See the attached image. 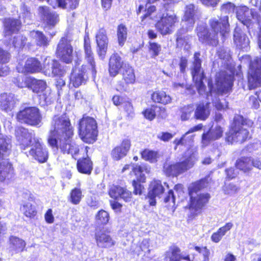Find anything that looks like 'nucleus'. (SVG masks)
<instances>
[{
    "label": "nucleus",
    "mask_w": 261,
    "mask_h": 261,
    "mask_svg": "<svg viewBox=\"0 0 261 261\" xmlns=\"http://www.w3.org/2000/svg\"><path fill=\"white\" fill-rule=\"evenodd\" d=\"M211 30L208 31L204 26L197 28V35L202 42L210 43L213 46L218 43L219 36H222V41L227 37L229 32L228 17L224 16L219 20L213 19L210 20Z\"/></svg>",
    "instance_id": "obj_1"
},
{
    "label": "nucleus",
    "mask_w": 261,
    "mask_h": 261,
    "mask_svg": "<svg viewBox=\"0 0 261 261\" xmlns=\"http://www.w3.org/2000/svg\"><path fill=\"white\" fill-rule=\"evenodd\" d=\"M233 76L228 74L225 71H221L216 74L215 86H213L211 82H208V86L210 92L206 94V98L210 100V97L214 106L218 110H225L228 108V102L225 100L220 101L217 97L213 98V93L216 92L223 94L227 93L231 88L233 83Z\"/></svg>",
    "instance_id": "obj_2"
},
{
    "label": "nucleus",
    "mask_w": 261,
    "mask_h": 261,
    "mask_svg": "<svg viewBox=\"0 0 261 261\" xmlns=\"http://www.w3.org/2000/svg\"><path fill=\"white\" fill-rule=\"evenodd\" d=\"M73 134L69 118L65 115L55 116L51 121V126L48 138V143L51 146L57 145V138L66 136L68 138Z\"/></svg>",
    "instance_id": "obj_3"
},
{
    "label": "nucleus",
    "mask_w": 261,
    "mask_h": 261,
    "mask_svg": "<svg viewBox=\"0 0 261 261\" xmlns=\"http://www.w3.org/2000/svg\"><path fill=\"white\" fill-rule=\"evenodd\" d=\"M79 132L84 142L87 143H93L97 135L95 120L92 117L84 116L79 122Z\"/></svg>",
    "instance_id": "obj_4"
},
{
    "label": "nucleus",
    "mask_w": 261,
    "mask_h": 261,
    "mask_svg": "<svg viewBox=\"0 0 261 261\" xmlns=\"http://www.w3.org/2000/svg\"><path fill=\"white\" fill-rule=\"evenodd\" d=\"M242 121L241 117L238 116L234 118L229 130L226 133L225 140L229 143H243L249 138V132L244 127Z\"/></svg>",
    "instance_id": "obj_5"
},
{
    "label": "nucleus",
    "mask_w": 261,
    "mask_h": 261,
    "mask_svg": "<svg viewBox=\"0 0 261 261\" xmlns=\"http://www.w3.org/2000/svg\"><path fill=\"white\" fill-rule=\"evenodd\" d=\"M258 45L261 49V37L258 36ZM248 86L250 89L261 85V59L256 58L251 61L248 70Z\"/></svg>",
    "instance_id": "obj_6"
},
{
    "label": "nucleus",
    "mask_w": 261,
    "mask_h": 261,
    "mask_svg": "<svg viewBox=\"0 0 261 261\" xmlns=\"http://www.w3.org/2000/svg\"><path fill=\"white\" fill-rule=\"evenodd\" d=\"M30 148L25 153L28 156H31L39 163H43L47 161L48 158V152L43 146L40 140L38 138H34L33 142L29 147Z\"/></svg>",
    "instance_id": "obj_7"
},
{
    "label": "nucleus",
    "mask_w": 261,
    "mask_h": 261,
    "mask_svg": "<svg viewBox=\"0 0 261 261\" xmlns=\"http://www.w3.org/2000/svg\"><path fill=\"white\" fill-rule=\"evenodd\" d=\"M194 156L191 155L184 161L174 164H165L164 170L168 175L176 176L192 168L194 164Z\"/></svg>",
    "instance_id": "obj_8"
},
{
    "label": "nucleus",
    "mask_w": 261,
    "mask_h": 261,
    "mask_svg": "<svg viewBox=\"0 0 261 261\" xmlns=\"http://www.w3.org/2000/svg\"><path fill=\"white\" fill-rule=\"evenodd\" d=\"M200 54L196 53L194 56L193 68L192 71L193 79L195 83L197 89L200 95H202L205 89L202 80L204 78L203 71L201 68V61L199 58Z\"/></svg>",
    "instance_id": "obj_9"
},
{
    "label": "nucleus",
    "mask_w": 261,
    "mask_h": 261,
    "mask_svg": "<svg viewBox=\"0 0 261 261\" xmlns=\"http://www.w3.org/2000/svg\"><path fill=\"white\" fill-rule=\"evenodd\" d=\"M17 119L31 125H37L41 120L39 109L36 107H29L20 111L17 115Z\"/></svg>",
    "instance_id": "obj_10"
},
{
    "label": "nucleus",
    "mask_w": 261,
    "mask_h": 261,
    "mask_svg": "<svg viewBox=\"0 0 261 261\" xmlns=\"http://www.w3.org/2000/svg\"><path fill=\"white\" fill-rule=\"evenodd\" d=\"M177 21V18L174 13L164 14L156 23L155 27L161 34L166 35L173 32Z\"/></svg>",
    "instance_id": "obj_11"
},
{
    "label": "nucleus",
    "mask_w": 261,
    "mask_h": 261,
    "mask_svg": "<svg viewBox=\"0 0 261 261\" xmlns=\"http://www.w3.org/2000/svg\"><path fill=\"white\" fill-rule=\"evenodd\" d=\"M199 187L197 185L194 184L189 188V194L191 196L190 208L197 211L200 210L208 201L210 196L208 194H197L196 189Z\"/></svg>",
    "instance_id": "obj_12"
},
{
    "label": "nucleus",
    "mask_w": 261,
    "mask_h": 261,
    "mask_svg": "<svg viewBox=\"0 0 261 261\" xmlns=\"http://www.w3.org/2000/svg\"><path fill=\"white\" fill-rule=\"evenodd\" d=\"M57 56L63 62L69 63L73 59V48L70 44V41L67 38H62L57 47Z\"/></svg>",
    "instance_id": "obj_13"
},
{
    "label": "nucleus",
    "mask_w": 261,
    "mask_h": 261,
    "mask_svg": "<svg viewBox=\"0 0 261 261\" xmlns=\"http://www.w3.org/2000/svg\"><path fill=\"white\" fill-rule=\"evenodd\" d=\"M71 138H68L66 136L57 138L58 143L55 147H59L64 153L71 154L72 157L75 159L79 149L77 145L71 141Z\"/></svg>",
    "instance_id": "obj_14"
},
{
    "label": "nucleus",
    "mask_w": 261,
    "mask_h": 261,
    "mask_svg": "<svg viewBox=\"0 0 261 261\" xmlns=\"http://www.w3.org/2000/svg\"><path fill=\"white\" fill-rule=\"evenodd\" d=\"M15 136L21 149L23 150L29 148L33 142L34 138H36L33 132H29L28 129L21 127L16 129Z\"/></svg>",
    "instance_id": "obj_15"
},
{
    "label": "nucleus",
    "mask_w": 261,
    "mask_h": 261,
    "mask_svg": "<svg viewBox=\"0 0 261 261\" xmlns=\"http://www.w3.org/2000/svg\"><path fill=\"white\" fill-rule=\"evenodd\" d=\"M237 17L238 20L246 25L250 24L251 22H259L260 16L257 13L246 7L240 8L237 10Z\"/></svg>",
    "instance_id": "obj_16"
},
{
    "label": "nucleus",
    "mask_w": 261,
    "mask_h": 261,
    "mask_svg": "<svg viewBox=\"0 0 261 261\" xmlns=\"http://www.w3.org/2000/svg\"><path fill=\"white\" fill-rule=\"evenodd\" d=\"M38 14L41 19L49 27H54L60 21L59 15L46 6L38 8Z\"/></svg>",
    "instance_id": "obj_17"
},
{
    "label": "nucleus",
    "mask_w": 261,
    "mask_h": 261,
    "mask_svg": "<svg viewBox=\"0 0 261 261\" xmlns=\"http://www.w3.org/2000/svg\"><path fill=\"white\" fill-rule=\"evenodd\" d=\"M224 132L223 128L219 125L212 126L206 133H203L201 137V147L205 148L210 143L221 138Z\"/></svg>",
    "instance_id": "obj_18"
},
{
    "label": "nucleus",
    "mask_w": 261,
    "mask_h": 261,
    "mask_svg": "<svg viewBox=\"0 0 261 261\" xmlns=\"http://www.w3.org/2000/svg\"><path fill=\"white\" fill-rule=\"evenodd\" d=\"M95 38L98 47V55L101 59H103L106 54L109 43L106 30L103 28L99 29L96 33Z\"/></svg>",
    "instance_id": "obj_19"
},
{
    "label": "nucleus",
    "mask_w": 261,
    "mask_h": 261,
    "mask_svg": "<svg viewBox=\"0 0 261 261\" xmlns=\"http://www.w3.org/2000/svg\"><path fill=\"white\" fill-rule=\"evenodd\" d=\"M164 191L161 181L160 180L152 181L149 186L147 198L148 202L151 206H154L156 204V197H160Z\"/></svg>",
    "instance_id": "obj_20"
},
{
    "label": "nucleus",
    "mask_w": 261,
    "mask_h": 261,
    "mask_svg": "<svg viewBox=\"0 0 261 261\" xmlns=\"http://www.w3.org/2000/svg\"><path fill=\"white\" fill-rule=\"evenodd\" d=\"M44 72L49 76L54 75L62 76L65 71L61 68L59 63L55 60L46 59L44 64Z\"/></svg>",
    "instance_id": "obj_21"
},
{
    "label": "nucleus",
    "mask_w": 261,
    "mask_h": 261,
    "mask_svg": "<svg viewBox=\"0 0 261 261\" xmlns=\"http://www.w3.org/2000/svg\"><path fill=\"white\" fill-rule=\"evenodd\" d=\"M131 144L129 140H123L120 145L114 148L111 153V156L114 160L118 161L126 155L128 152Z\"/></svg>",
    "instance_id": "obj_22"
},
{
    "label": "nucleus",
    "mask_w": 261,
    "mask_h": 261,
    "mask_svg": "<svg viewBox=\"0 0 261 261\" xmlns=\"http://www.w3.org/2000/svg\"><path fill=\"white\" fill-rule=\"evenodd\" d=\"M86 72V66H83L81 70L76 68L73 70L70 80L74 87H79L86 82L87 79Z\"/></svg>",
    "instance_id": "obj_23"
},
{
    "label": "nucleus",
    "mask_w": 261,
    "mask_h": 261,
    "mask_svg": "<svg viewBox=\"0 0 261 261\" xmlns=\"http://www.w3.org/2000/svg\"><path fill=\"white\" fill-rule=\"evenodd\" d=\"M17 69L18 72L33 73L41 71L42 67L40 63L35 58H31L26 61L23 68L19 65L17 66Z\"/></svg>",
    "instance_id": "obj_24"
},
{
    "label": "nucleus",
    "mask_w": 261,
    "mask_h": 261,
    "mask_svg": "<svg viewBox=\"0 0 261 261\" xmlns=\"http://www.w3.org/2000/svg\"><path fill=\"white\" fill-rule=\"evenodd\" d=\"M123 64V61L118 54H113L109 60L110 74L112 76H115L118 74L120 69L122 67Z\"/></svg>",
    "instance_id": "obj_25"
},
{
    "label": "nucleus",
    "mask_w": 261,
    "mask_h": 261,
    "mask_svg": "<svg viewBox=\"0 0 261 261\" xmlns=\"http://www.w3.org/2000/svg\"><path fill=\"white\" fill-rule=\"evenodd\" d=\"M210 101L205 103L201 102L196 106L194 113V117L197 119L206 120L210 114Z\"/></svg>",
    "instance_id": "obj_26"
},
{
    "label": "nucleus",
    "mask_w": 261,
    "mask_h": 261,
    "mask_svg": "<svg viewBox=\"0 0 261 261\" xmlns=\"http://www.w3.org/2000/svg\"><path fill=\"white\" fill-rule=\"evenodd\" d=\"M0 158V182L9 180L13 177V171L11 165L7 161Z\"/></svg>",
    "instance_id": "obj_27"
},
{
    "label": "nucleus",
    "mask_w": 261,
    "mask_h": 261,
    "mask_svg": "<svg viewBox=\"0 0 261 261\" xmlns=\"http://www.w3.org/2000/svg\"><path fill=\"white\" fill-rule=\"evenodd\" d=\"M196 12V9L193 4H189L186 6L182 21L186 23L188 28L192 27L195 23Z\"/></svg>",
    "instance_id": "obj_28"
},
{
    "label": "nucleus",
    "mask_w": 261,
    "mask_h": 261,
    "mask_svg": "<svg viewBox=\"0 0 261 261\" xmlns=\"http://www.w3.org/2000/svg\"><path fill=\"white\" fill-rule=\"evenodd\" d=\"M95 239L97 245L101 247H110L115 245V241L112 238L103 231L96 233Z\"/></svg>",
    "instance_id": "obj_29"
},
{
    "label": "nucleus",
    "mask_w": 261,
    "mask_h": 261,
    "mask_svg": "<svg viewBox=\"0 0 261 261\" xmlns=\"http://www.w3.org/2000/svg\"><path fill=\"white\" fill-rule=\"evenodd\" d=\"M234 42L238 47L247 50L250 41L246 34L242 32L235 31L234 34Z\"/></svg>",
    "instance_id": "obj_30"
},
{
    "label": "nucleus",
    "mask_w": 261,
    "mask_h": 261,
    "mask_svg": "<svg viewBox=\"0 0 261 261\" xmlns=\"http://www.w3.org/2000/svg\"><path fill=\"white\" fill-rule=\"evenodd\" d=\"M16 103L15 99L11 94H4L0 95V109L7 111L11 110Z\"/></svg>",
    "instance_id": "obj_31"
},
{
    "label": "nucleus",
    "mask_w": 261,
    "mask_h": 261,
    "mask_svg": "<svg viewBox=\"0 0 261 261\" xmlns=\"http://www.w3.org/2000/svg\"><path fill=\"white\" fill-rule=\"evenodd\" d=\"M233 226L231 222L226 223L224 226L219 228L216 232L212 234L211 237V240L214 243H219L226 232L232 228Z\"/></svg>",
    "instance_id": "obj_32"
},
{
    "label": "nucleus",
    "mask_w": 261,
    "mask_h": 261,
    "mask_svg": "<svg viewBox=\"0 0 261 261\" xmlns=\"http://www.w3.org/2000/svg\"><path fill=\"white\" fill-rule=\"evenodd\" d=\"M10 250L12 252L18 253L23 250L25 246V242L16 237L11 236L9 239Z\"/></svg>",
    "instance_id": "obj_33"
},
{
    "label": "nucleus",
    "mask_w": 261,
    "mask_h": 261,
    "mask_svg": "<svg viewBox=\"0 0 261 261\" xmlns=\"http://www.w3.org/2000/svg\"><path fill=\"white\" fill-rule=\"evenodd\" d=\"M20 22L18 20L7 18L4 22L5 35H10L20 29Z\"/></svg>",
    "instance_id": "obj_34"
},
{
    "label": "nucleus",
    "mask_w": 261,
    "mask_h": 261,
    "mask_svg": "<svg viewBox=\"0 0 261 261\" xmlns=\"http://www.w3.org/2000/svg\"><path fill=\"white\" fill-rule=\"evenodd\" d=\"M84 50L85 54V60L90 64L91 66L92 71L93 72H95V62L94 59L93 53L92 51L90 43L89 40L85 39L84 42Z\"/></svg>",
    "instance_id": "obj_35"
},
{
    "label": "nucleus",
    "mask_w": 261,
    "mask_h": 261,
    "mask_svg": "<svg viewBox=\"0 0 261 261\" xmlns=\"http://www.w3.org/2000/svg\"><path fill=\"white\" fill-rule=\"evenodd\" d=\"M151 98L154 102L164 105H167L171 101V98L170 95L167 94L163 91L154 92L151 95Z\"/></svg>",
    "instance_id": "obj_36"
},
{
    "label": "nucleus",
    "mask_w": 261,
    "mask_h": 261,
    "mask_svg": "<svg viewBox=\"0 0 261 261\" xmlns=\"http://www.w3.org/2000/svg\"><path fill=\"white\" fill-rule=\"evenodd\" d=\"M30 37L34 40L36 44L38 46H47L48 41L47 37L42 32L38 31H33L30 33Z\"/></svg>",
    "instance_id": "obj_37"
},
{
    "label": "nucleus",
    "mask_w": 261,
    "mask_h": 261,
    "mask_svg": "<svg viewBox=\"0 0 261 261\" xmlns=\"http://www.w3.org/2000/svg\"><path fill=\"white\" fill-rule=\"evenodd\" d=\"M92 164L89 158L79 160L77 163L78 171L82 173L89 174L92 170Z\"/></svg>",
    "instance_id": "obj_38"
},
{
    "label": "nucleus",
    "mask_w": 261,
    "mask_h": 261,
    "mask_svg": "<svg viewBox=\"0 0 261 261\" xmlns=\"http://www.w3.org/2000/svg\"><path fill=\"white\" fill-rule=\"evenodd\" d=\"M11 139L3 135H0V158H3L11 147Z\"/></svg>",
    "instance_id": "obj_39"
},
{
    "label": "nucleus",
    "mask_w": 261,
    "mask_h": 261,
    "mask_svg": "<svg viewBox=\"0 0 261 261\" xmlns=\"http://www.w3.org/2000/svg\"><path fill=\"white\" fill-rule=\"evenodd\" d=\"M167 255L170 258L169 261H181V259L190 260L189 256L183 255L180 253V250L176 247H172L171 252H168Z\"/></svg>",
    "instance_id": "obj_40"
},
{
    "label": "nucleus",
    "mask_w": 261,
    "mask_h": 261,
    "mask_svg": "<svg viewBox=\"0 0 261 261\" xmlns=\"http://www.w3.org/2000/svg\"><path fill=\"white\" fill-rule=\"evenodd\" d=\"M127 36V29L125 25L121 24L117 28V37L118 44L120 46H123L126 40Z\"/></svg>",
    "instance_id": "obj_41"
},
{
    "label": "nucleus",
    "mask_w": 261,
    "mask_h": 261,
    "mask_svg": "<svg viewBox=\"0 0 261 261\" xmlns=\"http://www.w3.org/2000/svg\"><path fill=\"white\" fill-rule=\"evenodd\" d=\"M187 132L181 138H176L173 141V144L176 147L178 145H191L194 141V135H189Z\"/></svg>",
    "instance_id": "obj_42"
},
{
    "label": "nucleus",
    "mask_w": 261,
    "mask_h": 261,
    "mask_svg": "<svg viewBox=\"0 0 261 261\" xmlns=\"http://www.w3.org/2000/svg\"><path fill=\"white\" fill-rule=\"evenodd\" d=\"M123 79L126 84H134L136 80L134 69L129 66L123 68L122 72Z\"/></svg>",
    "instance_id": "obj_43"
},
{
    "label": "nucleus",
    "mask_w": 261,
    "mask_h": 261,
    "mask_svg": "<svg viewBox=\"0 0 261 261\" xmlns=\"http://www.w3.org/2000/svg\"><path fill=\"white\" fill-rule=\"evenodd\" d=\"M20 210L26 217L30 218L34 217L37 213L35 206L29 202L24 203Z\"/></svg>",
    "instance_id": "obj_44"
},
{
    "label": "nucleus",
    "mask_w": 261,
    "mask_h": 261,
    "mask_svg": "<svg viewBox=\"0 0 261 261\" xmlns=\"http://www.w3.org/2000/svg\"><path fill=\"white\" fill-rule=\"evenodd\" d=\"M236 167L241 170L247 172L251 169V158H242L236 162Z\"/></svg>",
    "instance_id": "obj_45"
},
{
    "label": "nucleus",
    "mask_w": 261,
    "mask_h": 261,
    "mask_svg": "<svg viewBox=\"0 0 261 261\" xmlns=\"http://www.w3.org/2000/svg\"><path fill=\"white\" fill-rule=\"evenodd\" d=\"M141 154L142 159L151 163L156 162L159 156L158 152L147 149L142 151Z\"/></svg>",
    "instance_id": "obj_46"
},
{
    "label": "nucleus",
    "mask_w": 261,
    "mask_h": 261,
    "mask_svg": "<svg viewBox=\"0 0 261 261\" xmlns=\"http://www.w3.org/2000/svg\"><path fill=\"white\" fill-rule=\"evenodd\" d=\"M82 192L80 189L75 188L70 193L69 200L73 204H78L82 198Z\"/></svg>",
    "instance_id": "obj_47"
},
{
    "label": "nucleus",
    "mask_w": 261,
    "mask_h": 261,
    "mask_svg": "<svg viewBox=\"0 0 261 261\" xmlns=\"http://www.w3.org/2000/svg\"><path fill=\"white\" fill-rule=\"evenodd\" d=\"M46 88L45 82L34 79L32 81L31 89L36 93L43 92Z\"/></svg>",
    "instance_id": "obj_48"
},
{
    "label": "nucleus",
    "mask_w": 261,
    "mask_h": 261,
    "mask_svg": "<svg viewBox=\"0 0 261 261\" xmlns=\"http://www.w3.org/2000/svg\"><path fill=\"white\" fill-rule=\"evenodd\" d=\"M109 219V214L104 210L99 211L96 215V221L98 224H106L108 223Z\"/></svg>",
    "instance_id": "obj_49"
},
{
    "label": "nucleus",
    "mask_w": 261,
    "mask_h": 261,
    "mask_svg": "<svg viewBox=\"0 0 261 261\" xmlns=\"http://www.w3.org/2000/svg\"><path fill=\"white\" fill-rule=\"evenodd\" d=\"M79 0H56L58 6L64 8L68 7L71 9H75L79 5Z\"/></svg>",
    "instance_id": "obj_50"
},
{
    "label": "nucleus",
    "mask_w": 261,
    "mask_h": 261,
    "mask_svg": "<svg viewBox=\"0 0 261 261\" xmlns=\"http://www.w3.org/2000/svg\"><path fill=\"white\" fill-rule=\"evenodd\" d=\"M194 107L193 105H188L185 107L182 110L181 119L182 120H187L191 117L194 110Z\"/></svg>",
    "instance_id": "obj_51"
},
{
    "label": "nucleus",
    "mask_w": 261,
    "mask_h": 261,
    "mask_svg": "<svg viewBox=\"0 0 261 261\" xmlns=\"http://www.w3.org/2000/svg\"><path fill=\"white\" fill-rule=\"evenodd\" d=\"M123 191V188L119 186H113L109 191V195L114 199L120 197L121 194Z\"/></svg>",
    "instance_id": "obj_52"
},
{
    "label": "nucleus",
    "mask_w": 261,
    "mask_h": 261,
    "mask_svg": "<svg viewBox=\"0 0 261 261\" xmlns=\"http://www.w3.org/2000/svg\"><path fill=\"white\" fill-rule=\"evenodd\" d=\"M239 190V187L233 184H229L227 185H225L223 188L224 193L227 195L234 194L237 193Z\"/></svg>",
    "instance_id": "obj_53"
},
{
    "label": "nucleus",
    "mask_w": 261,
    "mask_h": 261,
    "mask_svg": "<svg viewBox=\"0 0 261 261\" xmlns=\"http://www.w3.org/2000/svg\"><path fill=\"white\" fill-rule=\"evenodd\" d=\"M26 40L25 37L18 35L14 38L13 44L15 47L21 48L24 45Z\"/></svg>",
    "instance_id": "obj_54"
},
{
    "label": "nucleus",
    "mask_w": 261,
    "mask_h": 261,
    "mask_svg": "<svg viewBox=\"0 0 261 261\" xmlns=\"http://www.w3.org/2000/svg\"><path fill=\"white\" fill-rule=\"evenodd\" d=\"M143 114L146 118L152 120L156 116L155 106L146 109L143 112Z\"/></svg>",
    "instance_id": "obj_55"
},
{
    "label": "nucleus",
    "mask_w": 261,
    "mask_h": 261,
    "mask_svg": "<svg viewBox=\"0 0 261 261\" xmlns=\"http://www.w3.org/2000/svg\"><path fill=\"white\" fill-rule=\"evenodd\" d=\"M195 249L199 253L201 254L203 257V261H209V256L210 255V250L206 247H198L196 246L195 247Z\"/></svg>",
    "instance_id": "obj_56"
},
{
    "label": "nucleus",
    "mask_w": 261,
    "mask_h": 261,
    "mask_svg": "<svg viewBox=\"0 0 261 261\" xmlns=\"http://www.w3.org/2000/svg\"><path fill=\"white\" fill-rule=\"evenodd\" d=\"M161 50V46L160 44L154 42L150 43L149 50L152 52L153 57L158 56Z\"/></svg>",
    "instance_id": "obj_57"
},
{
    "label": "nucleus",
    "mask_w": 261,
    "mask_h": 261,
    "mask_svg": "<svg viewBox=\"0 0 261 261\" xmlns=\"http://www.w3.org/2000/svg\"><path fill=\"white\" fill-rule=\"evenodd\" d=\"M175 135V134H172L168 132H162L159 134L157 137L159 139L167 142L171 139Z\"/></svg>",
    "instance_id": "obj_58"
},
{
    "label": "nucleus",
    "mask_w": 261,
    "mask_h": 261,
    "mask_svg": "<svg viewBox=\"0 0 261 261\" xmlns=\"http://www.w3.org/2000/svg\"><path fill=\"white\" fill-rule=\"evenodd\" d=\"M133 172H141L149 174L150 172V168L146 165H135L133 167Z\"/></svg>",
    "instance_id": "obj_59"
},
{
    "label": "nucleus",
    "mask_w": 261,
    "mask_h": 261,
    "mask_svg": "<svg viewBox=\"0 0 261 261\" xmlns=\"http://www.w3.org/2000/svg\"><path fill=\"white\" fill-rule=\"evenodd\" d=\"M140 247L142 251H144L145 253H149L150 251L149 249V240L147 239H143L140 244Z\"/></svg>",
    "instance_id": "obj_60"
},
{
    "label": "nucleus",
    "mask_w": 261,
    "mask_h": 261,
    "mask_svg": "<svg viewBox=\"0 0 261 261\" xmlns=\"http://www.w3.org/2000/svg\"><path fill=\"white\" fill-rule=\"evenodd\" d=\"M133 186L134 188V193L136 195H141L142 193V190L144 189L143 187L135 180H134L133 181Z\"/></svg>",
    "instance_id": "obj_61"
},
{
    "label": "nucleus",
    "mask_w": 261,
    "mask_h": 261,
    "mask_svg": "<svg viewBox=\"0 0 261 261\" xmlns=\"http://www.w3.org/2000/svg\"><path fill=\"white\" fill-rule=\"evenodd\" d=\"M123 199L125 201H129L132 198V193L127 189L123 188V191L121 194L120 197Z\"/></svg>",
    "instance_id": "obj_62"
},
{
    "label": "nucleus",
    "mask_w": 261,
    "mask_h": 261,
    "mask_svg": "<svg viewBox=\"0 0 261 261\" xmlns=\"http://www.w3.org/2000/svg\"><path fill=\"white\" fill-rule=\"evenodd\" d=\"M225 172L227 175V177L229 179L235 178L238 173V171L233 168L226 169Z\"/></svg>",
    "instance_id": "obj_63"
},
{
    "label": "nucleus",
    "mask_w": 261,
    "mask_h": 261,
    "mask_svg": "<svg viewBox=\"0 0 261 261\" xmlns=\"http://www.w3.org/2000/svg\"><path fill=\"white\" fill-rule=\"evenodd\" d=\"M45 220L48 223H53L54 221V217L53 215L52 210L48 209L44 216Z\"/></svg>",
    "instance_id": "obj_64"
}]
</instances>
